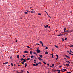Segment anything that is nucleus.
Returning a JSON list of instances; mask_svg holds the SVG:
<instances>
[{
    "label": "nucleus",
    "instance_id": "f257e3e1",
    "mask_svg": "<svg viewBox=\"0 0 73 73\" xmlns=\"http://www.w3.org/2000/svg\"><path fill=\"white\" fill-rule=\"evenodd\" d=\"M36 51H37V53H40L41 52V51L40 50L38 49L36 50Z\"/></svg>",
    "mask_w": 73,
    "mask_h": 73
},
{
    "label": "nucleus",
    "instance_id": "f03ea898",
    "mask_svg": "<svg viewBox=\"0 0 73 73\" xmlns=\"http://www.w3.org/2000/svg\"><path fill=\"white\" fill-rule=\"evenodd\" d=\"M40 44H42V47H44V45H43V43H42V42L41 41H40Z\"/></svg>",
    "mask_w": 73,
    "mask_h": 73
},
{
    "label": "nucleus",
    "instance_id": "7ed1b4c3",
    "mask_svg": "<svg viewBox=\"0 0 73 73\" xmlns=\"http://www.w3.org/2000/svg\"><path fill=\"white\" fill-rule=\"evenodd\" d=\"M65 57H67L68 58H70V57H69V56H68V55H65Z\"/></svg>",
    "mask_w": 73,
    "mask_h": 73
},
{
    "label": "nucleus",
    "instance_id": "20e7f679",
    "mask_svg": "<svg viewBox=\"0 0 73 73\" xmlns=\"http://www.w3.org/2000/svg\"><path fill=\"white\" fill-rule=\"evenodd\" d=\"M38 60H40V61H41L42 60V59H41V58L40 57H38Z\"/></svg>",
    "mask_w": 73,
    "mask_h": 73
},
{
    "label": "nucleus",
    "instance_id": "39448f33",
    "mask_svg": "<svg viewBox=\"0 0 73 73\" xmlns=\"http://www.w3.org/2000/svg\"><path fill=\"white\" fill-rule=\"evenodd\" d=\"M31 13H35V11H32L30 12Z\"/></svg>",
    "mask_w": 73,
    "mask_h": 73
},
{
    "label": "nucleus",
    "instance_id": "423d86ee",
    "mask_svg": "<svg viewBox=\"0 0 73 73\" xmlns=\"http://www.w3.org/2000/svg\"><path fill=\"white\" fill-rule=\"evenodd\" d=\"M62 70H64V71H67V70L66 69H63Z\"/></svg>",
    "mask_w": 73,
    "mask_h": 73
},
{
    "label": "nucleus",
    "instance_id": "0eeeda50",
    "mask_svg": "<svg viewBox=\"0 0 73 73\" xmlns=\"http://www.w3.org/2000/svg\"><path fill=\"white\" fill-rule=\"evenodd\" d=\"M25 67H27V63L25 64Z\"/></svg>",
    "mask_w": 73,
    "mask_h": 73
},
{
    "label": "nucleus",
    "instance_id": "6e6552de",
    "mask_svg": "<svg viewBox=\"0 0 73 73\" xmlns=\"http://www.w3.org/2000/svg\"><path fill=\"white\" fill-rule=\"evenodd\" d=\"M62 35H63L62 34H60L59 35H58V36H62Z\"/></svg>",
    "mask_w": 73,
    "mask_h": 73
},
{
    "label": "nucleus",
    "instance_id": "1a4fd4ad",
    "mask_svg": "<svg viewBox=\"0 0 73 73\" xmlns=\"http://www.w3.org/2000/svg\"><path fill=\"white\" fill-rule=\"evenodd\" d=\"M69 32V30H67L66 31H64V32Z\"/></svg>",
    "mask_w": 73,
    "mask_h": 73
},
{
    "label": "nucleus",
    "instance_id": "9d476101",
    "mask_svg": "<svg viewBox=\"0 0 73 73\" xmlns=\"http://www.w3.org/2000/svg\"><path fill=\"white\" fill-rule=\"evenodd\" d=\"M45 54H48V52L47 51H46L45 52Z\"/></svg>",
    "mask_w": 73,
    "mask_h": 73
},
{
    "label": "nucleus",
    "instance_id": "9b49d317",
    "mask_svg": "<svg viewBox=\"0 0 73 73\" xmlns=\"http://www.w3.org/2000/svg\"><path fill=\"white\" fill-rule=\"evenodd\" d=\"M24 53H28V51H24Z\"/></svg>",
    "mask_w": 73,
    "mask_h": 73
},
{
    "label": "nucleus",
    "instance_id": "f8f14e48",
    "mask_svg": "<svg viewBox=\"0 0 73 73\" xmlns=\"http://www.w3.org/2000/svg\"><path fill=\"white\" fill-rule=\"evenodd\" d=\"M39 57H41V58H42V57H43L42 55H39Z\"/></svg>",
    "mask_w": 73,
    "mask_h": 73
},
{
    "label": "nucleus",
    "instance_id": "ddd939ff",
    "mask_svg": "<svg viewBox=\"0 0 73 73\" xmlns=\"http://www.w3.org/2000/svg\"><path fill=\"white\" fill-rule=\"evenodd\" d=\"M24 13L25 14H28V13H29L27 12H25Z\"/></svg>",
    "mask_w": 73,
    "mask_h": 73
},
{
    "label": "nucleus",
    "instance_id": "4468645a",
    "mask_svg": "<svg viewBox=\"0 0 73 73\" xmlns=\"http://www.w3.org/2000/svg\"><path fill=\"white\" fill-rule=\"evenodd\" d=\"M34 61H35V62H34V63H35V64H36V60H34Z\"/></svg>",
    "mask_w": 73,
    "mask_h": 73
},
{
    "label": "nucleus",
    "instance_id": "2eb2a0df",
    "mask_svg": "<svg viewBox=\"0 0 73 73\" xmlns=\"http://www.w3.org/2000/svg\"><path fill=\"white\" fill-rule=\"evenodd\" d=\"M38 64H40V65H41V62H39L38 63Z\"/></svg>",
    "mask_w": 73,
    "mask_h": 73
},
{
    "label": "nucleus",
    "instance_id": "dca6fc26",
    "mask_svg": "<svg viewBox=\"0 0 73 73\" xmlns=\"http://www.w3.org/2000/svg\"><path fill=\"white\" fill-rule=\"evenodd\" d=\"M17 58H19V57H20V56L17 55Z\"/></svg>",
    "mask_w": 73,
    "mask_h": 73
},
{
    "label": "nucleus",
    "instance_id": "f3484780",
    "mask_svg": "<svg viewBox=\"0 0 73 73\" xmlns=\"http://www.w3.org/2000/svg\"><path fill=\"white\" fill-rule=\"evenodd\" d=\"M66 28H64V31H66Z\"/></svg>",
    "mask_w": 73,
    "mask_h": 73
},
{
    "label": "nucleus",
    "instance_id": "a211bd4d",
    "mask_svg": "<svg viewBox=\"0 0 73 73\" xmlns=\"http://www.w3.org/2000/svg\"><path fill=\"white\" fill-rule=\"evenodd\" d=\"M66 66H69L70 65L69 64H66Z\"/></svg>",
    "mask_w": 73,
    "mask_h": 73
},
{
    "label": "nucleus",
    "instance_id": "6ab92c4d",
    "mask_svg": "<svg viewBox=\"0 0 73 73\" xmlns=\"http://www.w3.org/2000/svg\"><path fill=\"white\" fill-rule=\"evenodd\" d=\"M46 28H49V27H48V25H46Z\"/></svg>",
    "mask_w": 73,
    "mask_h": 73
},
{
    "label": "nucleus",
    "instance_id": "aec40b11",
    "mask_svg": "<svg viewBox=\"0 0 73 73\" xmlns=\"http://www.w3.org/2000/svg\"><path fill=\"white\" fill-rule=\"evenodd\" d=\"M43 63H44L45 65H46V63H45V62H44V61H43Z\"/></svg>",
    "mask_w": 73,
    "mask_h": 73
},
{
    "label": "nucleus",
    "instance_id": "412c9836",
    "mask_svg": "<svg viewBox=\"0 0 73 73\" xmlns=\"http://www.w3.org/2000/svg\"><path fill=\"white\" fill-rule=\"evenodd\" d=\"M34 54H35L36 55H37V53L35 52H34L33 53Z\"/></svg>",
    "mask_w": 73,
    "mask_h": 73
},
{
    "label": "nucleus",
    "instance_id": "4be33fe9",
    "mask_svg": "<svg viewBox=\"0 0 73 73\" xmlns=\"http://www.w3.org/2000/svg\"><path fill=\"white\" fill-rule=\"evenodd\" d=\"M54 46L56 48H58V46H57V45H54Z\"/></svg>",
    "mask_w": 73,
    "mask_h": 73
},
{
    "label": "nucleus",
    "instance_id": "5701e85b",
    "mask_svg": "<svg viewBox=\"0 0 73 73\" xmlns=\"http://www.w3.org/2000/svg\"><path fill=\"white\" fill-rule=\"evenodd\" d=\"M27 47L28 48V49H30V47H29V46H27Z\"/></svg>",
    "mask_w": 73,
    "mask_h": 73
},
{
    "label": "nucleus",
    "instance_id": "b1692460",
    "mask_svg": "<svg viewBox=\"0 0 73 73\" xmlns=\"http://www.w3.org/2000/svg\"><path fill=\"white\" fill-rule=\"evenodd\" d=\"M33 66H36V64H33Z\"/></svg>",
    "mask_w": 73,
    "mask_h": 73
},
{
    "label": "nucleus",
    "instance_id": "393cba45",
    "mask_svg": "<svg viewBox=\"0 0 73 73\" xmlns=\"http://www.w3.org/2000/svg\"><path fill=\"white\" fill-rule=\"evenodd\" d=\"M26 60H30V58H27V59H26Z\"/></svg>",
    "mask_w": 73,
    "mask_h": 73
},
{
    "label": "nucleus",
    "instance_id": "a878e982",
    "mask_svg": "<svg viewBox=\"0 0 73 73\" xmlns=\"http://www.w3.org/2000/svg\"><path fill=\"white\" fill-rule=\"evenodd\" d=\"M67 63L68 64H70V62H69V61H68L67 62Z\"/></svg>",
    "mask_w": 73,
    "mask_h": 73
},
{
    "label": "nucleus",
    "instance_id": "bb28decb",
    "mask_svg": "<svg viewBox=\"0 0 73 73\" xmlns=\"http://www.w3.org/2000/svg\"><path fill=\"white\" fill-rule=\"evenodd\" d=\"M33 55H32L31 56V58H33Z\"/></svg>",
    "mask_w": 73,
    "mask_h": 73
},
{
    "label": "nucleus",
    "instance_id": "cd10ccee",
    "mask_svg": "<svg viewBox=\"0 0 73 73\" xmlns=\"http://www.w3.org/2000/svg\"><path fill=\"white\" fill-rule=\"evenodd\" d=\"M20 60H21V61H23V58H22V59H21Z\"/></svg>",
    "mask_w": 73,
    "mask_h": 73
},
{
    "label": "nucleus",
    "instance_id": "c85d7f7f",
    "mask_svg": "<svg viewBox=\"0 0 73 73\" xmlns=\"http://www.w3.org/2000/svg\"><path fill=\"white\" fill-rule=\"evenodd\" d=\"M73 45H71L70 47H73Z\"/></svg>",
    "mask_w": 73,
    "mask_h": 73
},
{
    "label": "nucleus",
    "instance_id": "c756f323",
    "mask_svg": "<svg viewBox=\"0 0 73 73\" xmlns=\"http://www.w3.org/2000/svg\"><path fill=\"white\" fill-rule=\"evenodd\" d=\"M30 54H32V51H30Z\"/></svg>",
    "mask_w": 73,
    "mask_h": 73
},
{
    "label": "nucleus",
    "instance_id": "7c9ffc66",
    "mask_svg": "<svg viewBox=\"0 0 73 73\" xmlns=\"http://www.w3.org/2000/svg\"><path fill=\"white\" fill-rule=\"evenodd\" d=\"M47 65L48 66H49V63H48L47 64Z\"/></svg>",
    "mask_w": 73,
    "mask_h": 73
},
{
    "label": "nucleus",
    "instance_id": "2f4dec72",
    "mask_svg": "<svg viewBox=\"0 0 73 73\" xmlns=\"http://www.w3.org/2000/svg\"><path fill=\"white\" fill-rule=\"evenodd\" d=\"M24 72V70H21V72H22V73H23V72Z\"/></svg>",
    "mask_w": 73,
    "mask_h": 73
},
{
    "label": "nucleus",
    "instance_id": "473e14b6",
    "mask_svg": "<svg viewBox=\"0 0 73 73\" xmlns=\"http://www.w3.org/2000/svg\"><path fill=\"white\" fill-rule=\"evenodd\" d=\"M26 61H27V60H24V61H23V62H26Z\"/></svg>",
    "mask_w": 73,
    "mask_h": 73
},
{
    "label": "nucleus",
    "instance_id": "72a5a7b5",
    "mask_svg": "<svg viewBox=\"0 0 73 73\" xmlns=\"http://www.w3.org/2000/svg\"><path fill=\"white\" fill-rule=\"evenodd\" d=\"M54 65V64H52V66H53Z\"/></svg>",
    "mask_w": 73,
    "mask_h": 73
},
{
    "label": "nucleus",
    "instance_id": "f704fd0d",
    "mask_svg": "<svg viewBox=\"0 0 73 73\" xmlns=\"http://www.w3.org/2000/svg\"><path fill=\"white\" fill-rule=\"evenodd\" d=\"M11 65L12 66H13V63H11Z\"/></svg>",
    "mask_w": 73,
    "mask_h": 73
},
{
    "label": "nucleus",
    "instance_id": "c9c22d12",
    "mask_svg": "<svg viewBox=\"0 0 73 73\" xmlns=\"http://www.w3.org/2000/svg\"><path fill=\"white\" fill-rule=\"evenodd\" d=\"M38 15H40V16H41V13H38Z\"/></svg>",
    "mask_w": 73,
    "mask_h": 73
},
{
    "label": "nucleus",
    "instance_id": "e433bc0d",
    "mask_svg": "<svg viewBox=\"0 0 73 73\" xmlns=\"http://www.w3.org/2000/svg\"><path fill=\"white\" fill-rule=\"evenodd\" d=\"M5 64H8V62H6Z\"/></svg>",
    "mask_w": 73,
    "mask_h": 73
},
{
    "label": "nucleus",
    "instance_id": "4c0bfd02",
    "mask_svg": "<svg viewBox=\"0 0 73 73\" xmlns=\"http://www.w3.org/2000/svg\"><path fill=\"white\" fill-rule=\"evenodd\" d=\"M45 49H48V47H46L45 48Z\"/></svg>",
    "mask_w": 73,
    "mask_h": 73
},
{
    "label": "nucleus",
    "instance_id": "58836bf2",
    "mask_svg": "<svg viewBox=\"0 0 73 73\" xmlns=\"http://www.w3.org/2000/svg\"><path fill=\"white\" fill-rule=\"evenodd\" d=\"M21 63L22 64H24V62H22Z\"/></svg>",
    "mask_w": 73,
    "mask_h": 73
},
{
    "label": "nucleus",
    "instance_id": "ea45409f",
    "mask_svg": "<svg viewBox=\"0 0 73 73\" xmlns=\"http://www.w3.org/2000/svg\"><path fill=\"white\" fill-rule=\"evenodd\" d=\"M60 71H58L57 72L58 73H60Z\"/></svg>",
    "mask_w": 73,
    "mask_h": 73
},
{
    "label": "nucleus",
    "instance_id": "a19ab883",
    "mask_svg": "<svg viewBox=\"0 0 73 73\" xmlns=\"http://www.w3.org/2000/svg\"><path fill=\"white\" fill-rule=\"evenodd\" d=\"M38 65V64H37V63H36V66H37Z\"/></svg>",
    "mask_w": 73,
    "mask_h": 73
},
{
    "label": "nucleus",
    "instance_id": "79ce46f5",
    "mask_svg": "<svg viewBox=\"0 0 73 73\" xmlns=\"http://www.w3.org/2000/svg\"><path fill=\"white\" fill-rule=\"evenodd\" d=\"M51 55L52 56V57L53 56V54H51Z\"/></svg>",
    "mask_w": 73,
    "mask_h": 73
},
{
    "label": "nucleus",
    "instance_id": "37998d69",
    "mask_svg": "<svg viewBox=\"0 0 73 73\" xmlns=\"http://www.w3.org/2000/svg\"><path fill=\"white\" fill-rule=\"evenodd\" d=\"M56 56H57V57H59L58 56V55H56Z\"/></svg>",
    "mask_w": 73,
    "mask_h": 73
},
{
    "label": "nucleus",
    "instance_id": "c03bdc74",
    "mask_svg": "<svg viewBox=\"0 0 73 73\" xmlns=\"http://www.w3.org/2000/svg\"><path fill=\"white\" fill-rule=\"evenodd\" d=\"M23 57H25V56H24V55H23Z\"/></svg>",
    "mask_w": 73,
    "mask_h": 73
},
{
    "label": "nucleus",
    "instance_id": "a18cd8bd",
    "mask_svg": "<svg viewBox=\"0 0 73 73\" xmlns=\"http://www.w3.org/2000/svg\"><path fill=\"white\" fill-rule=\"evenodd\" d=\"M67 40V38H66L65 39V40Z\"/></svg>",
    "mask_w": 73,
    "mask_h": 73
},
{
    "label": "nucleus",
    "instance_id": "49530a36",
    "mask_svg": "<svg viewBox=\"0 0 73 73\" xmlns=\"http://www.w3.org/2000/svg\"><path fill=\"white\" fill-rule=\"evenodd\" d=\"M58 58V57H57V58L56 59V60H57V59Z\"/></svg>",
    "mask_w": 73,
    "mask_h": 73
},
{
    "label": "nucleus",
    "instance_id": "de8ad7c7",
    "mask_svg": "<svg viewBox=\"0 0 73 73\" xmlns=\"http://www.w3.org/2000/svg\"><path fill=\"white\" fill-rule=\"evenodd\" d=\"M17 73H20V72H19L18 71H17Z\"/></svg>",
    "mask_w": 73,
    "mask_h": 73
},
{
    "label": "nucleus",
    "instance_id": "09e8293b",
    "mask_svg": "<svg viewBox=\"0 0 73 73\" xmlns=\"http://www.w3.org/2000/svg\"><path fill=\"white\" fill-rule=\"evenodd\" d=\"M44 27H45V28H46V27L45 25L44 26Z\"/></svg>",
    "mask_w": 73,
    "mask_h": 73
},
{
    "label": "nucleus",
    "instance_id": "8fccbe9b",
    "mask_svg": "<svg viewBox=\"0 0 73 73\" xmlns=\"http://www.w3.org/2000/svg\"><path fill=\"white\" fill-rule=\"evenodd\" d=\"M37 45H40V44H38Z\"/></svg>",
    "mask_w": 73,
    "mask_h": 73
},
{
    "label": "nucleus",
    "instance_id": "3c124183",
    "mask_svg": "<svg viewBox=\"0 0 73 73\" xmlns=\"http://www.w3.org/2000/svg\"><path fill=\"white\" fill-rule=\"evenodd\" d=\"M23 61H24L25 60H25V59H23Z\"/></svg>",
    "mask_w": 73,
    "mask_h": 73
},
{
    "label": "nucleus",
    "instance_id": "603ef678",
    "mask_svg": "<svg viewBox=\"0 0 73 73\" xmlns=\"http://www.w3.org/2000/svg\"><path fill=\"white\" fill-rule=\"evenodd\" d=\"M67 52H68V53H69V51H67Z\"/></svg>",
    "mask_w": 73,
    "mask_h": 73
},
{
    "label": "nucleus",
    "instance_id": "864d4df0",
    "mask_svg": "<svg viewBox=\"0 0 73 73\" xmlns=\"http://www.w3.org/2000/svg\"><path fill=\"white\" fill-rule=\"evenodd\" d=\"M67 73H71V72H67Z\"/></svg>",
    "mask_w": 73,
    "mask_h": 73
},
{
    "label": "nucleus",
    "instance_id": "5fc2aeb1",
    "mask_svg": "<svg viewBox=\"0 0 73 73\" xmlns=\"http://www.w3.org/2000/svg\"><path fill=\"white\" fill-rule=\"evenodd\" d=\"M16 42H17V40H16Z\"/></svg>",
    "mask_w": 73,
    "mask_h": 73
},
{
    "label": "nucleus",
    "instance_id": "6e6d98bb",
    "mask_svg": "<svg viewBox=\"0 0 73 73\" xmlns=\"http://www.w3.org/2000/svg\"><path fill=\"white\" fill-rule=\"evenodd\" d=\"M48 28H50V26H49Z\"/></svg>",
    "mask_w": 73,
    "mask_h": 73
},
{
    "label": "nucleus",
    "instance_id": "4d7b16f0",
    "mask_svg": "<svg viewBox=\"0 0 73 73\" xmlns=\"http://www.w3.org/2000/svg\"><path fill=\"white\" fill-rule=\"evenodd\" d=\"M18 66H21V65H18Z\"/></svg>",
    "mask_w": 73,
    "mask_h": 73
},
{
    "label": "nucleus",
    "instance_id": "13d9d810",
    "mask_svg": "<svg viewBox=\"0 0 73 73\" xmlns=\"http://www.w3.org/2000/svg\"><path fill=\"white\" fill-rule=\"evenodd\" d=\"M50 66V67H51V68H52V67H53V66Z\"/></svg>",
    "mask_w": 73,
    "mask_h": 73
},
{
    "label": "nucleus",
    "instance_id": "bf43d9fd",
    "mask_svg": "<svg viewBox=\"0 0 73 73\" xmlns=\"http://www.w3.org/2000/svg\"><path fill=\"white\" fill-rule=\"evenodd\" d=\"M23 73V72H19V73Z\"/></svg>",
    "mask_w": 73,
    "mask_h": 73
},
{
    "label": "nucleus",
    "instance_id": "052dcab7",
    "mask_svg": "<svg viewBox=\"0 0 73 73\" xmlns=\"http://www.w3.org/2000/svg\"><path fill=\"white\" fill-rule=\"evenodd\" d=\"M10 59H12V57H10Z\"/></svg>",
    "mask_w": 73,
    "mask_h": 73
},
{
    "label": "nucleus",
    "instance_id": "680f3d73",
    "mask_svg": "<svg viewBox=\"0 0 73 73\" xmlns=\"http://www.w3.org/2000/svg\"><path fill=\"white\" fill-rule=\"evenodd\" d=\"M26 11H27V12H28V11L27 10H26Z\"/></svg>",
    "mask_w": 73,
    "mask_h": 73
},
{
    "label": "nucleus",
    "instance_id": "e2e57ef3",
    "mask_svg": "<svg viewBox=\"0 0 73 73\" xmlns=\"http://www.w3.org/2000/svg\"><path fill=\"white\" fill-rule=\"evenodd\" d=\"M59 71H62V70H59Z\"/></svg>",
    "mask_w": 73,
    "mask_h": 73
},
{
    "label": "nucleus",
    "instance_id": "0e129e2a",
    "mask_svg": "<svg viewBox=\"0 0 73 73\" xmlns=\"http://www.w3.org/2000/svg\"><path fill=\"white\" fill-rule=\"evenodd\" d=\"M62 41H64V39L62 38Z\"/></svg>",
    "mask_w": 73,
    "mask_h": 73
},
{
    "label": "nucleus",
    "instance_id": "69168bd1",
    "mask_svg": "<svg viewBox=\"0 0 73 73\" xmlns=\"http://www.w3.org/2000/svg\"><path fill=\"white\" fill-rule=\"evenodd\" d=\"M5 64V63H3V64Z\"/></svg>",
    "mask_w": 73,
    "mask_h": 73
},
{
    "label": "nucleus",
    "instance_id": "338daca9",
    "mask_svg": "<svg viewBox=\"0 0 73 73\" xmlns=\"http://www.w3.org/2000/svg\"><path fill=\"white\" fill-rule=\"evenodd\" d=\"M61 66H59V67H60V68H61Z\"/></svg>",
    "mask_w": 73,
    "mask_h": 73
},
{
    "label": "nucleus",
    "instance_id": "774afa93",
    "mask_svg": "<svg viewBox=\"0 0 73 73\" xmlns=\"http://www.w3.org/2000/svg\"><path fill=\"white\" fill-rule=\"evenodd\" d=\"M64 58V59H66V58Z\"/></svg>",
    "mask_w": 73,
    "mask_h": 73
}]
</instances>
